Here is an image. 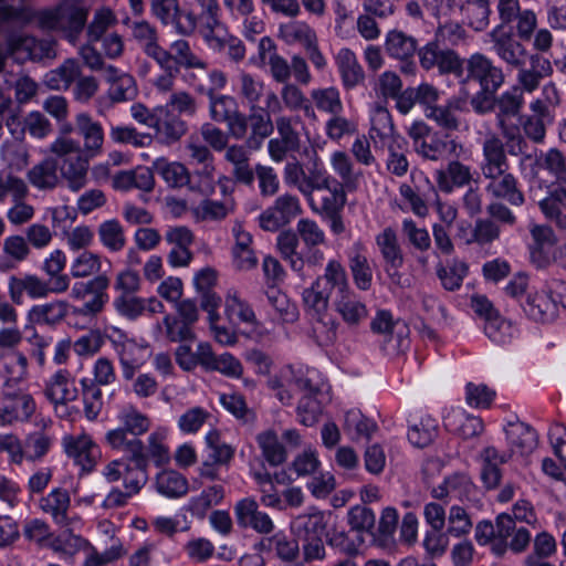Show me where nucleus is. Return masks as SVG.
Segmentation results:
<instances>
[{
  "mask_svg": "<svg viewBox=\"0 0 566 566\" xmlns=\"http://www.w3.org/2000/svg\"><path fill=\"white\" fill-rule=\"evenodd\" d=\"M75 128L84 140V149L77 140L60 137L51 145L56 157H50L35 165L28 177H85L90 158L102 151L104 130L87 113L75 117Z\"/></svg>",
  "mask_w": 566,
  "mask_h": 566,
  "instance_id": "1",
  "label": "nucleus"
},
{
  "mask_svg": "<svg viewBox=\"0 0 566 566\" xmlns=\"http://www.w3.org/2000/svg\"><path fill=\"white\" fill-rule=\"evenodd\" d=\"M117 419L119 427L107 431L105 436L108 446L120 452H130V446L136 444L140 451H145V446L138 437L149 430V418L129 406L119 411Z\"/></svg>",
  "mask_w": 566,
  "mask_h": 566,
  "instance_id": "2",
  "label": "nucleus"
},
{
  "mask_svg": "<svg viewBox=\"0 0 566 566\" xmlns=\"http://www.w3.org/2000/svg\"><path fill=\"white\" fill-rule=\"evenodd\" d=\"M209 98V115L217 123H226L228 133L235 139H243L247 135V116L239 111L238 102L230 95L216 94L212 88L207 90Z\"/></svg>",
  "mask_w": 566,
  "mask_h": 566,
  "instance_id": "3",
  "label": "nucleus"
},
{
  "mask_svg": "<svg viewBox=\"0 0 566 566\" xmlns=\"http://www.w3.org/2000/svg\"><path fill=\"white\" fill-rule=\"evenodd\" d=\"M418 56L421 67L427 71L438 69L440 74H453L458 78L464 75V60L455 51L442 48L438 41L419 48Z\"/></svg>",
  "mask_w": 566,
  "mask_h": 566,
  "instance_id": "4",
  "label": "nucleus"
},
{
  "mask_svg": "<svg viewBox=\"0 0 566 566\" xmlns=\"http://www.w3.org/2000/svg\"><path fill=\"white\" fill-rule=\"evenodd\" d=\"M67 290V280L57 277L54 281H43L34 274H25L21 277L12 275L9 279L10 297L15 304L23 302V294L31 298H43L50 293H63Z\"/></svg>",
  "mask_w": 566,
  "mask_h": 566,
  "instance_id": "5",
  "label": "nucleus"
},
{
  "mask_svg": "<svg viewBox=\"0 0 566 566\" xmlns=\"http://www.w3.org/2000/svg\"><path fill=\"white\" fill-rule=\"evenodd\" d=\"M489 35L492 43V52H494L509 69L514 70L515 67H522L523 64H526L531 54H528L526 48L511 30H506L503 24H499Z\"/></svg>",
  "mask_w": 566,
  "mask_h": 566,
  "instance_id": "6",
  "label": "nucleus"
},
{
  "mask_svg": "<svg viewBox=\"0 0 566 566\" xmlns=\"http://www.w3.org/2000/svg\"><path fill=\"white\" fill-rule=\"evenodd\" d=\"M460 80L463 83L473 80L480 84L481 88L497 92L505 76L501 66L495 65L484 54L474 53L470 59L464 60V75Z\"/></svg>",
  "mask_w": 566,
  "mask_h": 566,
  "instance_id": "7",
  "label": "nucleus"
},
{
  "mask_svg": "<svg viewBox=\"0 0 566 566\" xmlns=\"http://www.w3.org/2000/svg\"><path fill=\"white\" fill-rule=\"evenodd\" d=\"M109 280L105 274H99L86 282H77L73 285L71 295L74 298H84L92 295V298L83 304L81 313L94 315L99 313L108 301L107 287Z\"/></svg>",
  "mask_w": 566,
  "mask_h": 566,
  "instance_id": "8",
  "label": "nucleus"
},
{
  "mask_svg": "<svg viewBox=\"0 0 566 566\" xmlns=\"http://www.w3.org/2000/svg\"><path fill=\"white\" fill-rule=\"evenodd\" d=\"M302 212L298 200L290 195H284L275 200L273 207L268 208L259 217V226L264 231H277L290 223Z\"/></svg>",
  "mask_w": 566,
  "mask_h": 566,
  "instance_id": "9",
  "label": "nucleus"
},
{
  "mask_svg": "<svg viewBox=\"0 0 566 566\" xmlns=\"http://www.w3.org/2000/svg\"><path fill=\"white\" fill-rule=\"evenodd\" d=\"M385 49L389 56L403 62L401 71L406 74H413L416 63L415 53H418L417 40L407 33L398 30H391L386 35Z\"/></svg>",
  "mask_w": 566,
  "mask_h": 566,
  "instance_id": "10",
  "label": "nucleus"
},
{
  "mask_svg": "<svg viewBox=\"0 0 566 566\" xmlns=\"http://www.w3.org/2000/svg\"><path fill=\"white\" fill-rule=\"evenodd\" d=\"M56 551H63L65 553H72L71 548L74 549H90V554L87 555L84 566H105L108 563H112L118 559L122 556L123 549L120 545H113L109 548L105 549L103 553H98L95 548H93L90 543L81 536H75L69 534L64 539L62 545V539H57L53 544Z\"/></svg>",
  "mask_w": 566,
  "mask_h": 566,
  "instance_id": "11",
  "label": "nucleus"
},
{
  "mask_svg": "<svg viewBox=\"0 0 566 566\" xmlns=\"http://www.w3.org/2000/svg\"><path fill=\"white\" fill-rule=\"evenodd\" d=\"M130 452H123L127 463L124 471V488L132 495L137 494L148 480V454L140 451L136 444L130 446Z\"/></svg>",
  "mask_w": 566,
  "mask_h": 566,
  "instance_id": "12",
  "label": "nucleus"
},
{
  "mask_svg": "<svg viewBox=\"0 0 566 566\" xmlns=\"http://www.w3.org/2000/svg\"><path fill=\"white\" fill-rule=\"evenodd\" d=\"M524 104L523 91L518 86H513L496 97L497 126L507 139H514L518 135L516 126H507L505 118L515 117L520 114Z\"/></svg>",
  "mask_w": 566,
  "mask_h": 566,
  "instance_id": "13",
  "label": "nucleus"
},
{
  "mask_svg": "<svg viewBox=\"0 0 566 566\" xmlns=\"http://www.w3.org/2000/svg\"><path fill=\"white\" fill-rule=\"evenodd\" d=\"M302 300L305 311L318 323L324 326L331 323L332 326L326 332V342H333L336 338V325L327 317L331 298L315 283H312L310 287L303 290Z\"/></svg>",
  "mask_w": 566,
  "mask_h": 566,
  "instance_id": "14",
  "label": "nucleus"
},
{
  "mask_svg": "<svg viewBox=\"0 0 566 566\" xmlns=\"http://www.w3.org/2000/svg\"><path fill=\"white\" fill-rule=\"evenodd\" d=\"M35 411V402L29 394H4L0 407V426L27 421Z\"/></svg>",
  "mask_w": 566,
  "mask_h": 566,
  "instance_id": "15",
  "label": "nucleus"
},
{
  "mask_svg": "<svg viewBox=\"0 0 566 566\" xmlns=\"http://www.w3.org/2000/svg\"><path fill=\"white\" fill-rule=\"evenodd\" d=\"M346 197L343 185L337 179H319L311 197V206L316 209L317 206L327 212H337L345 205Z\"/></svg>",
  "mask_w": 566,
  "mask_h": 566,
  "instance_id": "16",
  "label": "nucleus"
},
{
  "mask_svg": "<svg viewBox=\"0 0 566 566\" xmlns=\"http://www.w3.org/2000/svg\"><path fill=\"white\" fill-rule=\"evenodd\" d=\"M409 136L415 150L424 158L437 160L447 150V144L437 139L423 122H415L409 128Z\"/></svg>",
  "mask_w": 566,
  "mask_h": 566,
  "instance_id": "17",
  "label": "nucleus"
},
{
  "mask_svg": "<svg viewBox=\"0 0 566 566\" xmlns=\"http://www.w3.org/2000/svg\"><path fill=\"white\" fill-rule=\"evenodd\" d=\"M63 447L66 454L85 471L94 468L99 455L98 447L86 434L64 437Z\"/></svg>",
  "mask_w": 566,
  "mask_h": 566,
  "instance_id": "18",
  "label": "nucleus"
},
{
  "mask_svg": "<svg viewBox=\"0 0 566 566\" xmlns=\"http://www.w3.org/2000/svg\"><path fill=\"white\" fill-rule=\"evenodd\" d=\"M196 2L200 8L199 13H197L199 18V33L205 43L213 41V38L219 34H226L228 27L221 21V9L218 0H196Z\"/></svg>",
  "mask_w": 566,
  "mask_h": 566,
  "instance_id": "19",
  "label": "nucleus"
},
{
  "mask_svg": "<svg viewBox=\"0 0 566 566\" xmlns=\"http://www.w3.org/2000/svg\"><path fill=\"white\" fill-rule=\"evenodd\" d=\"M533 243L530 245V258L536 268H546L552 260L556 238L551 227L534 224L531 228Z\"/></svg>",
  "mask_w": 566,
  "mask_h": 566,
  "instance_id": "20",
  "label": "nucleus"
},
{
  "mask_svg": "<svg viewBox=\"0 0 566 566\" xmlns=\"http://www.w3.org/2000/svg\"><path fill=\"white\" fill-rule=\"evenodd\" d=\"M234 513L238 524L242 527H251L259 533H270L274 527L270 516L259 511V504L254 499L247 497L239 501Z\"/></svg>",
  "mask_w": 566,
  "mask_h": 566,
  "instance_id": "21",
  "label": "nucleus"
},
{
  "mask_svg": "<svg viewBox=\"0 0 566 566\" xmlns=\"http://www.w3.org/2000/svg\"><path fill=\"white\" fill-rule=\"evenodd\" d=\"M518 71L517 83L522 91H535L543 78L552 73L551 62L539 54H531L526 64L522 67H515Z\"/></svg>",
  "mask_w": 566,
  "mask_h": 566,
  "instance_id": "22",
  "label": "nucleus"
},
{
  "mask_svg": "<svg viewBox=\"0 0 566 566\" xmlns=\"http://www.w3.org/2000/svg\"><path fill=\"white\" fill-rule=\"evenodd\" d=\"M483 155L482 171L484 177H512L507 172L509 164L500 138L494 135L488 137L483 144Z\"/></svg>",
  "mask_w": 566,
  "mask_h": 566,
  "instance_id": "23",
  "label": "nucleus"
},
{
  "mask_svg": "<svg viewBox=\"0 0 566 566\" xmlns=\"http://www.w3.org/2000/svg\"><path fill=\"white\" fill-rule=\"evenodd\" d=\"M505 434L512 454L528 455L537 447L538 437L536 431L530 424L520 420L507 422Z\"/></svg>",
  "mask_w": 566,
  "mask_h": 566,
  "instance_id": "24",
  "label": "nucleus"
},
{
  "mask_svg": "<svg viewBox=\"0 0 566 566\" xmlns=\"http://www.w3.org/2000/svg\"><path fill=\"white\" fill-rule=\"evenodd\" d=\"M154 129L163 144L171 145L186 135L188 125L179 115L169 111V107L159 106Z\"/></svg>",
  "mask_w": 566,
  "mask_h": 566,
  "instance_id": "25",
  "label": "nucleus"
},
{
  "mask_svg": "<svg viewBox=\"0 0 566 566\" xmlns=\"http://www.w3.org/2000/svg\"><path fill=\"white\" fill-rule=\"evenodd\" d=\"M313 283L329 298L338 297L350 290L346 271L337 260L328 261L324 274L318 276Z\"/></svg>",
  "mask_w": 566,
  "mask_h": 566,
  "instance_id": "26",
  "label": "nucleus"
},
{
  "mask_svg": "<svg viewBox=\"0 0 566 566\" xmlns=\"http://www.w3.org/2000/svg\"><path fill=\"white\" fill-rule=\"evenodd\" d=\"M291 531L300 541L323 537L326 532L325 515L322 511L312 507L310 512L293 518Z\"/></svg>",
  "mask_w": 566,
  "mask_h": 566,
  "instance_id": "27",
  "label": "nucleus"
},
{
  "mask_svg": "<svg viewBox=\"0 0 566 566\" xmlns=\"http://www.w3.org/2000/svg\"><path fill=\"white\" fill-rule=\"evenodd\" d=\"M542 212L548 219H555L559 228L566 227V214L559 206L566 207V179H558L547 186V196L538 202Z\"/></svg>",
  "mask_w": 566,
  "mask_h": 566,
  "instance_id": "28",
  "label": "nucleus"
},
{
  "mask_svg": "<svg viewBox=\"0 0 566 566\" xmlns=\"http://www.w3.org/2000/svg\"><path fill=\"white\" fill-rule=\"evenodd\" d=\"M335 311L348 326H357L368 316V310L360 297L350 289L343 295L334 297Z\"/></svg>",
  "mask_w": 566,
  "mask_h": 566,
  "instance_id": "29",
  "label": "nucleus"
},
{
  "mask_svg": "<svg viewBox=\"0 0 566 566\" xmlns=\"http://www.w3.org/2000/svg\"><path fill=\"white\" fill-rule=\"evenodd\" d=\"M465 99L458 96H452L444 105H436L433 107L424 108L427 118L432 119L438 126L446 130H455L459 127L458 113L463 111Z\"/></svg>",
  "mask_w": 566,
  "mask_h": 566,
  "instance_id": "30",
  "label": "nucleus"
},
{
  "mask_svg": "<svg viewBox=\"0 0 566 566\" xmlns=\"http://www.w3.org/2000/svg\"><path fill=\"white\" fill-rule=\"evenodd\" d=\"M521 305L525 314L535 322L547 323L557 315V301L544 292L528 294Z\"/></svg>",
  "mask_w": 566,
  "mask_h": 566,
  "instance_id": "31",
  "label": "nucleus"
},
{
  "mask_svg": "<svg viewBox=\"0 0 566 566\" xmlns=\"http://www.w3.org/2000/svg\"><path fill=\"white\" fill-rule=\"evenodd\" d=\"M444 427L448 431L470 439L483 431V422L479 417L468 415L462 409H453L444 417Z\"/></svg>",
  "mask_w": 566,
  "mask_h": 566,
  "instance_id": "32",
  "label": "nucleus"
},
{
  "mask_svg": "<svg viewBox=\"0 0 566 566\" xmlns=\"http://www.w3.org/2000/svg\"><path fill=\"white\" fill-rule=\"evenodd\" d=\"M248 124H250L251 134L247 138V146L250 149H259L274 130L270 113L265 108L251 106V113L247 117Z\"/></svg>",
  "mask_w": 566,
  "mask_h": 566,
  "instance_id": "33",
  "label": "nucleus"
},
{
  "mask_svg": "<svg viewBox=\"0 0 566 566\" xmlns=\"http://www.w3.org/2000/svg\"><path fill=\"white\" fill-rule=\"evenodd\" d=\"M335 60L345 88L352 90L364 83L365 72L350 49H340Z\"/></svg>",
  "mask_w": 566,
  "mask_h": 566,
  "instance_id": "34",
  "label": "nucleus"
},
{
  "mask_svg": "<svg viewBox=\"0 0 566 566\" xmlns=\"http://www.w3.org/2000/svg\"><path fill=\"white\" fill-rule=\"evenodd\" d=\"M2 252L3 255L0 256V272H8L27 260L31 250L25 238L15 234L3 240Z\"/></svg>",
  "mask_w": 566,
  "mask_h": 566,
  "instance_id": "35",
  "label": "nucleus"
},
{
  "mask_svg": "<svg viewBox=\"0 0 566 566\" xmlns=\"http://www.w3.org/2000/svg\"><path fill=\"white\" fill-rule=\"evenodd\" d=\"M45 396L53 403H66L77 397V389L65 369L56 371L45 387Z\"/></svg>",
  "mask_w": 566,
  "mask_h": 566,
  "instance_id": "36",
  "label": "nucleus"
},
{
  "mask_svg": "<svg viewBox=\"0 0 566 566\" xmlns=\"http://www.w3.org/2000/svg\"><path fill=\"white\" fill-rule=\"evenodd\" d=\"M57 9L59 30L67 32L70 40L73 41L85 27L87 11L71 2H63Z\"/></svg>",
  "mask_w": 566,
  "mask_h": 566,
  "instance_id": "37",
  "label": "nucleus"
},
{
  "mask_svg": "<svg viewBox=\"0 0 566 566\" xmlns=\"http://www.w3.org/2000/svg\"><path fill=\"white\" fill-rule=\"evenodd\" d=\"M298 541L296 537H289L280 532L271 537L263 538L258 546L260 552H274L282 560L291 562L298 556Z\"/></svg>",
  "mask_w": 566,
  "mask_h": 566,
  "instance_id": "38",
  "label": "nucleus"
},
{
  "mask_svg": "<svg viewBox=\"0 0 566 566\" xmlns=\"http://www.w3.org/2000/svg\"><path fill=\"white\" fill-rule=\"evenodd\" d=\"M70 505V494L61 488L53 489L46 496L40 500L41 510L50 514L57 524L66 522Z\"/></svg>",
  "mask_w": 566,
  "mask_h": 566,
  "instance_id": "39",
  "label": "nucleus"
},
{
  "mask_svg": "<svg viewBox=\"0 0 566 566\" xmlns=\"http://www.w3.org/2000/svg\"><path fill=\"white\" fill-rule=\"evenodd\" d=\"M461 14L474 31H484L490 23V0H464Z\"/></svg>",
  "mask_w": 566,
  "mask_h": 566,
  "instance_id": "40",
  "label": "nucleus"
},
{
  "mask_svg": "<svg viewBox=\"0 0 566 566\" xmlns=\"http://www.w3.org/2000/svg\"><path fill=\"white\" fill-rule=\"evenodd\" d=\"M255 439L263 458L271 467H279L286 461V449L273 430L262 431Z\"/></svg>",
  "mask_w": 566,
  "mask_h": 566,
  "instance_id": "41",
  "label": "nucleus"
},
{
  "mask_svg": "<svg viewBox=\"0 0 566 566\" xmlns=\"http://www.w3.org/2000/svg\"><path fill=\"white\" fill-rule=\"evenodd\" d=\"M277 249L284 261L289 262L294 272L301 273L304 269L303 254L297 252L298 234L292 230L282 231L277 235Z\"/></svg>",
  "mask_w": 566,
  "mask_h": 566,
  "instance_id": "42",
  "label": "nucleus"
},
{
  "mask_svg": "<svg viewBox=\"0 0 566 566\" xmlns=\"http://www.w3.org/2000/svg\"><path fill=\"white\" fill-rule=\"evenodd\" d=\"M343 428L352 440H369L378 427L375 421L366 418L359 410L353 409L345 413Z\"/></svg>",
  "mask_w": 566,
  "mask_h": 566,
  "instance_id": "43",
  "label": "nucleus"
},
{
  "mask_svg": "<svg viewBox=\"0 0 566 566\" xmlns=\"http://www.w3.org/2000/svg\"><path fill=\"white\" fill-rule=\"evenodd\" d=\"M80 75V64L75 60L69 59L55 70L46 73L45 84L52 90H67Z\"/></svg>",
  "mask_w": 566,
  "mask_h": 566,
  "instance_id": "44",
  "label": "nucleus"
},
{
  "mask_svg": "<svg viewBox=\"0 0 566 566\" xmlns=\"http://www.w3.org/2000/svg\"><path fill=\"white\" fill-rule=\"evenodd\" d=\"M268 303L275 310L279 317L284 323H294L298 319L297 306L290 301L286 294L275 289L273 285L268 286L264 291Z\"/></svg>",
  "mask_w": 566,
  "mask_h": 566,
  "instance_id": "45",
  "label": "nucleus"
},
{
  "mask_svg": "<svg viewBox=\"0 0 566 566\" xmlns=\"http://www.w3.org/2000/svg\"><path fill=\"white\" fill-rule=\"evenodd\" d=\"M376 243L380 250L385 265L395 266L403 264V254L398 243V238L392 228H386L376 237Z\"/></svg>",
  "mask_w": 566,
  "mask_h": 566,
  "instance_id": "46",
  "label": "nucleus"
},
{
  "mask_svg": "<svg viewBox=\"0 0 566 566\" xmlns=\"http://www.w3.org/2000/svg\"><path fill=\"white\" fill-rule=\"evenodd\" d=\"M223 489L220 485H212L203 490L199 495L190 499L187 510L196 517L203 520L208 510L221 502Z\"/></svg>",
  "mask_w": 566,
  "mask_h": 566,
  "instance_id": "47",
  "label": "nucleus"
},
{
  "mask_svg": "<svg viewBox=\"0 0 566 566\" xmlns=\"http://www.w3.org/2000/svg\"><path fill=\"white\" fill-rule=\"evenodd\" d=\"M170 53L175 62V66L178 67V72H180L181 67L186 70L207 67V63L192 52L189 42L186 40L180 39L172 42L170 45Z\"/></svg>",
  "mask_w": 566,
  "mask_h": 566,
  "instance_id": "48",
  "label": "nucleus"
},
{
  "mask_svg": "<svg viewBox=\"0 0 566 566\" xmlns=\"http://www.w3.org/2000/svg\"><path fill=\"white\" fill-rule=\"evenodd\" d=\"M157 490L168 497H180L188 492L187 479L177 471H164L157 476Z\"/></svg>",
  "mask_w": 566,
  "mask_h": 566,
  "instance_id": "49",
  "label": "nucleus"
},
{
  "mask_svg": "<svg viewBox=\"0 0 566 566\" xmlns=\"http://www.w3.org/2000/svg\"><path fill=\"white\" fill-rule=\"evenodd\" d=\"M347 523L356 534H375L376 516L371 509L365 505H355L347 513Z\"/></svg>",
  "mask_w": 566,
  "mask_h": 566,
  "instance_id": "50",
  "label": "nucleus"
},
{
  "mask_svg": "<svg viewBox=\"0 0 566 566\" xmlns=\"http://www.w3.org/2000/svg\"><path fill=\"white\" fill-rule=\"evenodd\" d=\"M67 313V304L55 301L42 305H35L30 311V319L36 324H54L64 318Z\"/></svg>",
  "mask_w": 566,
  "mask_h": 566,
  "instance_id": "51",
  "label": "nucleus"
},
{
  "mask_svg": "<svg viewBox=\"0 0 566 566\" xmlns=\"http://www.w3.org/2000/svg\"><path fill=\"white\" fill-rule=\"evenodd\" d=\"M97 232L103 245L113 252L120 251L126 244L124 229L116 219L102 222Z\"/></svg>",
  "mask_w": 566,
  "mask_h": 566,
  "instance_id": "52",
  "label": "nucleus"
},
{
  "mask_svg": "<svg viewBox=\"0 0 566 566\" xmlns=\"http://www.w3.org/2000/svg\"><path fill=\"white\" fill-rule=\"evenodd\" d=\"M81 386L85 416L88 420H95L103 407L99 384H96L95 380H92L91 378H83L81 380Z\"/></svg>",
  "mask_w": 566,
  "mask_h": 566,
  "instance_id": "53",
  "label": "nucleus"
},
{
  "mask_svg": "<svg viewBox=\"0 0 566 566\" xmlns=\"http://www.w3.org/2000/svg\"><path fill=\"white\" fill-rule=\"evenodd\" d=\"M438 434V422L427 416L419 423L412 424L408 431L409 441L417 448L429 446Z\"/></svg>",
  "mask_w": 566,
  "mask_h": 566,
  "instance_id": "54",
  "label": "nucleus"
},
{
  "mask_svg": "<svg viewBox=\"0 0 566 566\" xmlns=\"http://www.w3.org/2000/svg\"><path fill=\"white\" fill-rule=\"evenodd\" d=\"M207 45L214 52H222L227 48L228 56L235 63L241 62L245 56V46L243 42L239 38L232 35L228 28L226 29V34L214 36L213 41H209Z\"/></svg>",
  "mask_w": 566,
  "mask_h": 566,
  "instance_id": "55",
  "label": "nucleus"
},
{
  "mask_svg": "<svg viewBox=\"0 0 566 566\" xmlns=\"http://www.w3.org/2000/svg\"><path fill=\"white\" fill-rule=\"evenodd\" d=\"M109 137L114 143L128 144L134 147H145L153 140L150 134L139 133L135 127L128 125L112 126Z\"/></svg>",
  "mask_w": 566,
  "mask_h": 566,
  "instance_id": "56",
  "label": "nucleus"
},
{
  "mask_svg": "<svg viewBox=\"0 0 566 566\" xmlns=\"http://www.w3.org/2000/svg\"><path fill=\"white\" fill-rule=\"evenodd\" d=\"M316 107L325 113L338 115L343 112L339 91L336 87L316 88L311 92Z\"/></svg>",
  "mask_w": 566,
  "mask_h": 566,
  "instance_id": "57",
  "label": "nucleus"
},
{
  "mask_svg": "<svg viewBox=\"0 0 566 566\" xmlns=\"http://www.w3.org/2000/svg\"><path fill=\"white\" fill-rule=\"evenodd\" d=\"M107 94L113 103L135 99L138 94L135 78L127 73H122L120 77L109 85Z\"/></svg>",
  "mask_w": 566,
  "mask_h": 566,
  "instance_id": "58",
  "label": "nucleus"
},
{
  "mask_svg": "<svg viewBox=\"0 0 566 566\" xmlns=\"http://www.w3.org/2000/svg\"><path fill=\"white\" fill-rule=\"evenodd\" d=\"M398 524V512L394 507H386L381 512L378 527L371 535L373 542L385 546L392 538Z\"/></svg>",
  "mask_w": 566,
  "mask_h": 566,
  "instance_id": "59",
  "label": "nucleus"
},
{
  "mask_svg": "<svg viewBox=\"0 0 566 566\" xmlns=\"http://www.w3.org/2000/svg\"><path fill=\"white\" fill-rule=\"evenodd\" d=\"M371 138L378 137L384 145L390 143L394 138V124L390 113L384 108L378 107L375 109L371 117Z\"/></svg>",
  "mask_w": 566,
  "mask_h": 566,
  "instance_id": "60",
  "label": "nucleus"
},
{
  "mask_svg": "<svg viewBox=\"0 0 566 566\" xmlns=\"http://www.w3.org/2000/svg\"><path fill=\"white\" fill-rule=\"evenodd\" d=\"M116 312L127 319L134 321L146 310V301L134 294H119L113 302Z\"/></svg>",
  "mask_w": 566,
  "mask_h": 566,
  "instance_id": "61",
  "label": "nucleus"
},
{
  "mask_svg": "<svg viewBox=\"0 0 566 566\" xmlns=\"http://www.w3.org/2000/svg\"><path fill=\"white\" fill-rule=\"evenodd\" d=\"M52 440L41 431L30 433L23 443L24 458L29 461L41 460L50 450Z\"/></svg>",
  "mask_w": 566,
  "mask_h": 566,
  "instance_id": "62",
  "label": "nucleus"
},
{
  "mask_svg": "<svg viewBox=\"0 0 566 566\" xmlns=\"http://www.w3.org/2000/svg\"><path fill=\"white\" fill-rule=\"evenodd\" d=\"M365 539L361 534L350 536L345 532H337L327 538V544L337 549L338 552L347 555L355 556L359 553L360 547L364 545Z\"/></svg>",
  "mask_w": 566,
  "mask_h": 566,
  "instance_id": "63",
  "label": "nucleus"
},
{
  "mask_svg": "<svg viewBox=\"0 0 566 566\" xmlns=\"http://www.w3.org/2000/svg\"><path fill=\"white\" fill-rule=\"evenodd\" d=\"M484 333L492 342L506 344L513 337V327L509 321L496 314L485 322Z\"/></svg>",
  "mask_w": 566,
  "mask_h": 566,
  "instance_id": "64",
  "label": "nucleus"
}]
</instances>
